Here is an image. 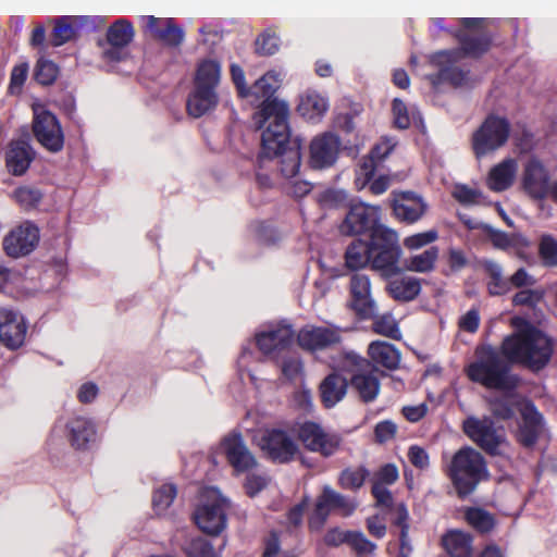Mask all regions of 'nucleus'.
Masks as SVG:
<instances>
[{
  "instance_id": "obj_1",
  "label": "nucleus",
  "mask_w": 557,
  "mask_h": 557,
  "mask_svg": "<svg viewBox=\"0 0 557 557\" xmlns=\"http://www.w3.org/2000/svg\"><path fill=\"white\" fill-rule=\"evenodd\" d=\"M288 113L286 103L272 102L262 112H256L252 119L257 128L267 124L261 135L262 154L277 157L282 175L294 178L301 164V152L299 140H290Z\"/></svg>"
},
{
  "instance_id": "obj_2",
  "label": "nucleus",
  "mask_w": 557,
  "mask_h": 557,
  "mask_svg": "<svg viewBox=\"0 0 557 557\" xmlns=\"http://www.w3.org/2000/svg\"><path fill=\"white\" fill-rule=\"evenodd\" d=\"M463 29L456 33L460 42V48L451 50H441L430 55L432 65L440 69L438 81L450 82L453 85H461L466 79V74L454 66L465 55L479 57L490 47V37L482 28L487 23L485 18H462Z\"/></svg>"
},
{
  "instance_id": "obj_3",
  "label": "nucleus",
  "mask_w": 557,
  "mask_h": 557,
  "mask_svg": "<svg viewBox=\"0 0 557 557\" xmlns=\"http://www.w3.org/2000/svg\"><path fill=\"white\" fill-rule=\"evenodd\" d=\"M503 355L511 362H519L533 371L543 369L550 360L553 341L531 324L519 329L502 345Z\"/></svg>"
},
{
  "instance_id": "obj_4",
  "label": "nucleus",
  "mask_w": 557,
  "mask_h": 557,
  "mask_svg": "<svg viewBox=\"0 0 557 557\" xmlns=\"http://www.w3.org/2000/svg\"><path fill=\"white\" fill-rule=\"evenodd\" d=\"M447 475L458 495L468 496L480 482L488 478L485 458L480 451L466 446L454 454L447 468Z\"/></svg>"
},
{
  "instance_id": "obj_5",
  "label": "nucleus",
  "mask_w": 557,
  "mask_h": 557,
  "mask_svg": "<svg viewBox=\"0 0 557 557\" xmlns=\"http://www.w3.org/2000/svg\"><path fill=\"white\" fill-rule=\"evenodd\" d=\"M467 375L473 382L487 388L512 391L518 377L509 373V363L495 349H485L482 355L467 368Z\"/></svg>"
},
{
  "instance_id": "obj_6",
  "label": "nucleus",
  "mask_w": 557,
  "mask_h": 557,
  "mask_svg": "<svg viewBox=\"0 0 557 557\" xmlns=\"http://www.w3.org/2000/svg\"><path fill=\"white\" fill-rule=\"evenodd\" d=\"M371 269L383 278H391L401 272L398 265L403 255L396 231L388 226H379L369 236Z\"/></svg>"
},
{
  "instance_id": "obj_7",
  "label": "nucleus",
  "mask_w": 557,
  "mask_h": 557,
  "mask_svg": "<svg viewBox=\"0 0 557 557\" xmlns=\"http://www.w3.org/2000/svg\"><path fill=\"white\" fill-rule=\"evenodd\" d=\"M462 431L491 456H506L510 449L504 426L496 425L491 417H468L462 422Z\"/></svg>"
},
{
  "instance_id": "obj_8",
  "label": "nucleus",
  "mask_w": 557,
  "mask_h": 557,
  "mask_svg": "<svg viewBox=\"0 0 557 557\" xmlns=\"http://www.w3.org/2000/svg\"><path fill=\"white\" fill-rule=\"evenodd\" d=\"M510 123L506 117L488 115L473 133L471 144L476 158H483L502 148L510 135Z\"/></svg>"
},
{
  "instance_id": "obj_9",
  "label": "nucleus",
  "mask_w": 557,
  "mask_h": 557,
  "mask_svg": "<svg viewBox=\"0 0 557 557\" xmlns=\"http://www.w3.org/2000/svg\"><path fill=\"white\" fill-rule=\"evenodd\" d=\"M226 500L214 487L207 488L200 504L194 512V519L200 530L208 534L216 535L226 525Z\"/></svg>"
},
{
  "instance_id": "obj_10",
  "label": "nucleus",
  "mask_w": 557,
  "mask_h": 557,
  "mask_svg": "<svg viewBox=\"0 0 557 557\" xmlns=\"http://www.w3.org/2000/svg\"><path fill=\"white\" fill-rule=\"evenodd\" d=\"M347 207L348 212L339 225L342 234L348 236L371 234L374 228L385 226L380 223L381 208L379 206L354 199L348 202Z\"/></svg>"
},
{
  "instance_id": "obj_11",
  "label": "nucleus",
  "mask_w": 557,
  "mask_h": 557,
  "mask_svg": "<svg viewBox=\"0 0 557 557\" xmlns=\"http://www.w3.org/2000/svg\"><path fill=\"white\" fill-rule=\"evenodd\" d=\"M298 436L308 450L325 458L335 455L342 446L341 435L326 431L320 424L311 421L300 425Z\"/></svg>"
},
{
  "instance_id": "obj_12",
  "label": "nucleus",
  "mask_w": 557,
  "mask_h": 557,
  "mask_svg": "<svg viewBox=\"0 0 557 557\" xmlns=\"http://www.w3.org/2000/svg\"><path fill=\"white\" fill-rule=\"evenodd\" d=\"M295 332L289 324L277 323L256 334L259 350L270 359L277 360L287 352L294 342Z\"/></svg>"
},
{
  "instance_id": "obj_13",
  "label": "nucleus",
  "mask_w": 557,
  "mask_h": 557,
  "mask_svg": "<svg viewBox=\"0 0 557 557\" xmlns=\"http://www.w3.org/2000/svg\"><path fill=\"white\" fill-rule=\"evenodd\" d=\"M260 449L273 461L284 463L290 461L298 453L295 440L283 430L271 429L256 437Z\"/></svg>"
},
{
  "instance_id": "obj_14",
  "label": "nucleus",
  "mask_w": 557,
  "mask_h": 557,
  "mask_svg": "<svg viewBox=\"0 0 557 557\" xmlns=\"http://www.w3.org/2000/svg\"><path fill=\"white\" fill-rule=\"evenodd\" d=\"M348 287L350 308L363 320L373 318L379 309L372 296V286L369 275L360 272L352 273L349 276Z\"/></svg>"
},
{
  "instance_id": "obj_15",
  "label": "nucleus",
  "mask_w": 557,
  "mask_h": 557,
  "mask_svg": "<svg viewBox=\"0 0 557 557\" xmlns=\"http://www.w3.org/2000/svg\"><path fill=\"white\" fill-rule=\"evenodd\" d=\"M33 132L40 145L51 152H59L64 146V134L59 120L49 111H35Z\"/></svg>"
},
{
  "instance_id": "obj_16",
  "label": "nucleus",
  "mask_w": 557,
  "mask_h": 557,
  "mask_svg": "<svg viewBox=\"0 0 557 557\" xmlns=\"http://www.w3.org/2000/svg\"><path fill=\"white\" fill-rule=\"evenodd\" d=\"M357 507V503L330 486H324L322 494L315 504L314 517L310 520L311 528H320L326 520L330 511L337 510L343 516H350Z\"/></svg>"
},
{
  "instance_id": "obj_17",
  "label": "nucleus",
  "mask_w": 557,
  "mask_h": 557,
  "mask_svg": "<svg viewBox=\"0 0 557 557\" xmlns=\"http://www.w3.org/2000/svg\"><path fill=\"white\" fill-rule=\"evenodd\" d=\"M134 38L132 24L124 20H116L107 30V44L102 47V59L108 62H119L126 57V47Z\"/></svg>"
},
{
  "instance_id": "obj_18",
  "label": "nucleus",
  "mask_w": 557,
  "mask_h": 557,
  "mask_svg": "<svg viewBox=\"0 0 557 557\" xmlns=\"http://www.w3.org/2000/svg\"><path fill=\"white\" fill-rule=\"evenodd\" d=\"M518 409L521 420L516 432V440L524 447H533L544 429L543 416L529 400L520 403Z\"/></svg>"
},
{
  "instance_id": "obj_19",
  "label": "nucleus",
  "mask_w": 557,
  "mask_h": 557,
  "mask_svg": "<svg viewBox=\"0 0 557 557\" xmlns=\"http://www.w3.org/2000/svg\"><path fill=\"white\" fill-rule=\"evenodd\" d=\"M39 242V230L32 223H24L12 230L3 239V249L9 257L20 258L30 253Z\"/></svg>"
},
{
  "instance_id": "obj_20",
  "label": "nucleus",
  "mask_w": 557,
  "mask_h": 557,
  "mask_svg": "<svg viewBox=\"0 0 557 557\" xmlns=\"http://www.w3.org/2000/svg\"><path fill=\"white\" fill-rule=\"evenodd\" d=\"M549 173L546 166L535 157L528 160L522 174V187L524 191L535 200L547 198Z\"/></svg>"
},
{
  "instance_id": "obj_21",
  "label": "nucleus",
  "mask_w": 557,
  "mask_h": 557,
  "mask_svg": "<svg viewBox=\"0 0 557 557\" xmlns=\"http://www.w3.org/2000/svg\"><path fill=\"white\" fill-rule=\"evenodd\" d=\"M341 139L337 135L326 132L315 136L310 144V164L314 169L332 166L338 157Z\"/></svg>"
},
{
  "instance_id": "obj_22",
  "label": "nucleus",
  "mask_w": 557,
  "mask_h": 557,
  "mask_svg": "<svg viewBox=\"0 0 557 557\" xmlns=\"http://www.w3.org/2000/svg\"><path fill=\"white\" fill-rule=\"evenodd\" d=\"M228 463L237 472H246L257 466V460L246 446L240 433H231L226 435L220 445Z\"/></svg>"
},
{
  "instance_id": "obj_23",
  "label": "nucleus",
  "mask_w": 557,
  "mask_h": 557,
  "mask_svg": "<svg viewBox=\"0 0 557 557\" xmlns=\"http://www.w3.org/2000/svg\"><path fill=\"white\" fill-rule=\"evenodd\" d=\"M27 326L23 315L12 309H0V341L10 349L23 345Z\"/></svg>"
},
{
  "instance_id": "obj_24",
  "label": "nucleus",
  "mask_w": 557,
  "mask_h": 557,
  "mask_svg": "<svg viewBox=\"0 0 557 557\" xmlns=\"http://www.w3.org/2000/svg\"><path fill=\"white\" fill-rule=\"evenodd\" d=\"M146 29L160 40L164 46L171 48L180 47L185 39V32L171 17L144 16Z\"/></svg>"
},
{
  "instance_id": "obj_25",
  "label": "nucleus",
  "mask_w": 557,
  "mask_h": 557,
  "mask_svg": "<svg viewBox=\"0 0 557 557\" xmlns=\"http://www.w3.org/2000/svg\"><path fill=\"white\" fill-rule=\"evenodd\" d=\"M297 341L307 350H319L339 343L341 334L337 327L307 326L299 331Z\"/></svg>"
},
{
  "instance_id": "obj_26",
  "label": "nucleus",
  "mask_w": 557,
  "mask_h": 557,
  "mask_svg": "<svg viewBox=\"0 0 557 557\" xmlns=\"http://www.w3.org/2000/svg\"><path fill=\"white\" fill-rule=\"evenodd\" d=\"M426 208L423 199L410 191L396 195L393 201L395 216L408 224L419 221L424 215Z\"/></svg>"
},
{
  "instance_id": "obj_27",
  "label": "nucleus",
  "mask_w": 557,
  "mask_h": 557,
  "mask_svg": "<svg viewBox=\"0 0 557 557\" xmlns=\"http://www.w3.org/2000/svg\"><path fill=\"white\" fill-rule=\"evenodd\" d=\"M69 441L76 449H87L95 442L97 430L95 422L85 416H75L66 423Z\"/></svg>"
},
{
  "instance_id": "obj_28",
  "label": "nucleus",
  "mask_w": 557,
  "mask_h": 557,
  "mask_svg": "<svg viewBox=\"0 0 557 557\" xmlns=\"http://www.w3.org/2000/svg\"><path fill=\"white\" fill-rule=\"evenodd\" d=\"M219 103V94L216 89L199 87L193 85L188 95L186 108L193 117H200L214 110Z\"/></svg>"
},
{
  "instance_id": "obj_29",
  "label": "nucleus",
  "mask_w": 557,
  "mask_h": 557,
  "mask_svg": "<svg viewBox=\"0 0 557 557\" xmlns=\"http://www.w3.org/2000/svg\"><path fill=\"white\" fill-rule=\"evenodd\" d=\"M34 159V150L27 141H12L7 151V168L15 176L23 175Z\"/></svg>"
},
{
  "instance_id": "obj_30",
  "label": "nucleus",
  "mask_w": 557,
  "mask_h": 557,
  "mask_svg": "<svg viewBox=\"0 0 557 557\" xmlns=\"http://www.w3.org/2000/svg\"><path fill=\"white\" fill-rule=\"evenodd\" d=\"M442 545L448 557H473V537L461 530H448L442 536Z\"/></svg>"
},
{
  "instance_id": "obj_31",
  "label": "nucleus",
  "mask_w": 557,
  "mask_h": 557,
  "mask_svg": "<svg viewBox=\"0 0 557 557\" xmlns=\"http://www.w3.org/2000/svg\"><path fill=\"white\" fill-rule=\"evenodd\" d=\"M386 290L388 295L400 302H409L416 299L421 292V280L414 276L403 275L387 278Z\"/></svg>"
},
{
  "instance_id": "obj_32",
  "label": "nucleus",
  "mask_w": 557,
  "mask_h": 557,
  "mask_svg": "<svg viewBox=\"0 0 557 557\" xmlns=\"http://www.w3.org/2000/svg\"><path fill=\"white\" fill-rule=\"evenodd\" d=\"M299 114L310 122L320 121L329 110V100L315 90H307L299 100Z\"/></svg>"
},
{
  "instance_id": "obj_33",
  "label": "nucleus",
  "mask_w": 557,
  "mask_h": 557,
  "mask_svg": "<svg viewBox=\"0 0 557 557\" xmlns=\"http://www.w3.org/2000/svg\"><path fill=\"white\" fill-rule=\"evenodd\" d=\"M518 163L515 159L507 158L491 169L487 185L494 191L508 189L516 177Z\"/></svg>"
},
{
  "instance_id": "obj_34",
  "label": "nucleus",
  "mask_w": 557,
  "mask_h": 557,
  "mask_svg": "<svg viewBox=\"0 0 557 557\" xmlns=\"http://www.w3.org/2000/svg\"><path fill=\"white\" fill-rule=\"evenodd\" d=\"M280 77L273 71L265 73L250 87V97L255 98V101L262 100V107L258 112H262L263 109L272 102L285 103L277 99H272L273 95L280 87Z\"/></svg>"
},
{
  "instance_id": "obj_35",
  "label": "nucleus",
  "mask_w": 557,
  "mask_h": 557,
  "mask_svg": "<svg viewBox=\"0 0 557 557\" xmlns=\"http://www.w3.org/2000/svg\"><path fill=\"white\" fill-rule=\"evenodd\" d=\"M347 380L337 374L327 375L320 385L321 399L325 407L332 408L339 403L347 393Z\"/></svg>"
},
{
  "instance_id": "obj_36",
  "label": "nucleus",
  "mask_w": 557,
  "mask_h": 557,
  "mask_svg": "<svg viewBox=\"0 0 557 557\" xmlns=\"http://www.w3.org/2000/svg\"><path fill=\"white\" fill-rule=\"evenodd\" d=\"M368 354L372 361L388 370H395L400 363V351L391 343L374 341L369 345Z\"/></svg>"
},
{
  "instance_id": "obj_37",
  "label": "nucleus",
  "mask_w": 557,
  "mask_h": 557,
  "mask_svg": "<svg viewBox=\"0 0 557 557\" xmlns=\"http://www.w3.org/2000/svg\"><path fill=\"white\" fill-rule=\"evenodd\" d=\"M222 69L216 60L203 59L198 62L193 85L216 89L221 83Z\"/></svg>"
},
{
  "instance_id": "obj_38",
  "label": "nucleus",
  "mask_w": 557,
  "mask_h": 557,
  "mask_svg": "<svg viewBox=\"0 0 557 557\" xmlns=\"http://www.w3.org/2000/svg\"><path fill=\"white\" fill-rule=\"evenodd\" d=\"M345 261L351 270L362 269L367 264L371 265L369 240H354L346 249Z\"/></svg>"
},
{
  "instance_id": "obj_39",
  "label": "nucleus",
  "mask_w": 557,
  "mask_h": 557,
  "mask_svg": "<svg viewBox=\"0 0 557 557\" xmlns=\"http://www.w3.org/2000/svg\"><path fill=\"white\" fill-rule=\"evenodd\" d=\"M351 386L364 403L373 401L380 392V382L373 374L356 373L351 377Z\"/></svg>"
},
{
  "instance_id": "obj_40",
  "label": "nucleus",
  "mask_w": 557,
  "mask_h": 557,
  "mask_svg": "<svg viewBox=\"0 0 557 557\" xmlns=\"http://www.w3.org/2000/svg\"><path fill=\"white\" fill-rule=\"evenodd\" d=\"M440 250L437 247L432 246L421 253L411 256L406 260V269L418 273L431 272L438 258Z\"/></svg>"
},
{
  "instance_id": "obj_41",
  "label": "nucleus",
  "mask_w": 557,
  "mask_h": 557,
  "mask_svg": "<svg viewBox=\"0 0 557 557\" xmlns=\"http://www.w3.org/2000/svg\"><path fill=\"white\" fill-rule=\"evenodd\" d=\"M465 519L474 530L480 533H488L495 527L494 516L479 507L468 508L465 513Z\"/></svg>"
},
{
  "instance_id": "obj_42",
  "label": "nucleus",
  "mask_w": 557,
  "mask_h": 557,
  "mask_svg": "<svg viewBox=\"0 0 557 557\" xmlns=\"http://www.w3.org/2000/svg\"><path fill=\"white\" fill-rule=\"evenodd\" d=\"M369 475L370 471L364 466L346 468L339 473L338 484L345 490L357 491L362 487Z\"/></svg>"
},
{
  "instance_id": "obj_43",
  "label": "nucleus",
  "mask_w": 557,
  "mask_h": 557,
  "mask_svg": "<svg viewBox=\"0 0 557 557\" xmlns=\"http://www.w3.org/2000/svg\"><path fill=\"white\" fill-rule=\"evenodd\" d=\"M371 319L373 320L372 330L376 334H380V335H383V336H386V337H389L393 339H399L401 337V333L398 327V323L392 313L386 312L383 314H377V312H376L375 315Z\"/></svg>"
},
{
  "instance_id": "obj_44",
  "label": "nucleus",
  "mask_w": 557,
  "mask_h": 557,
  "mask_svg": "<svg viewBox=\"0 0 557 557\" xmlns=\"http://www.w3.org/2000/svg\"><path fill=\"white\" fill-rule=\"evenodd\" d=\"M76 16H61L57 20L51 35L52 46H62L74 37V22H76Z\"/></svg>"
},
{
  "instance_id": "obj_45",
  "label": "nucleus",
  "mask_w": 557,
  "mask_h": 557,
  "mask_svg": "<svg viewBox=\"0 0 557 557\" xmlns=\"http://www.w3.org/2000/svg\"><path fill=\"white\" fill-rule=\"evenodd\" d=\"M539 256L545 267L557 268V239L553 235L541 236Z\"/></svg>"
},
{
  "instance_id": "obj_46",
  "label": "nucleus",
  "mask_w": 557,
  "mask_h": 557,
  "mask_svg": "<svg viewBox=\"0 0 557 557\" xmlns=\"http://www.w3.org/2000/svg\"><path fill=\"white\" fill-rule=\"evenodd\" d=\"M176 497V487L173 484H163L153 493L152 505L157 513H163Z\"/></svg>"
},
{
  "instance_id": "obj_47",
  "label": "nucleus",
  "mask_w": 557,
  "mask_h": 557,
  "mask_svg": "<svg viewBox=\"0 0 557 557\" xmlns=\"http://www.w3.org/2000/svg\"><path fill=\"white\" fill-rule=\"evenodd\" d=\"M256 51L261 55H272L280 49L281 40L271 29L264 30L256 39Z\"/></svg>"
},
{
  "instance_id": "obj_48",
  "label": "nucleus",
  "mask_w": 557,
  "mask_h": 557,
  "mask_svg": "<svg viewBox=\"0 0 557 557\" xmlns=\"http://www.w3.org/2000/svg\"><path fill=\"white\" fill-rule=\"evenodd\" d=\"M188 557H216L212 544L205 537L191 539L185 546Z\"/></svg>"
},
{
  "instance_id": "obj_49",
  "label": "nucleus",
  "mask_w": 557,
  "mask_h": 557,
  "mask_svg": "<svg viewBox=\"0 0 557 557\" xmlns=\"http://www.w3.org/2000/svg\"><path fill=\"white\" fill-rule=\"evenodd\" d=\"M348 544L358 557H371L376 548V545L361 532H352L348 537Z\"/></svg>"
},
{
  "instance_id": "obj_50",
  "label": "nucleus",
  "mask_w": 557,
  "mask_h": 557,
  "mask_svg": "<svg viewBox=\"0 0 557 557\" xmlns=\"http://www.w3.org/2000/svg\"><path fill=\"white\" fill-rule=\"evenodd\" d=\"M58 66L49 60H38L35 67V79L41 85L52 84L58 76Z\"/></svg>"
},
{
  "instance_id": "obj_51",
  "label": "nucleus",
  "mask_w": 557,
  "mask_h": 557,
  "mask_svg": "<svg viewBox=\"0 0 557 557\" xmlns=\"http://www.w3.org/2000/svg\"><path fill=\"white\" fill-rule=\"evenodd\" d=\"M29 65L27 62H21L13 66L10 75L9 92L20 95L27 79Z\"/></svg>"
},
{
  "instance_id": "obj_52",
  "label": "nucleus",
  "mask_w": 557,
  "mask_h": 557,
  "mask_svg": "<svg viewBox=\"0 0 557 557\" xmlns=\"http://www.w3.org/2000/svg\"><path fill=\"white\" fill-rule=\"evenodd\" d=\"M392 112L394 116V124L399 129L408 128L411 121L416 119V113L409 112L407 106L398 98L393 100Z\"/></svg>"
},
{
  "instance_id": "obj_53",
  "label": "nucleus",
  "mask_w": 557,
  "mask_h": 557,
  "mask_svg": "<svg viewBox=\"0 0 557 557\" xmlns=\"http://www.w3.org/2000/svg\"><path fill=\"white\" fill-rule=\"evenodd\" d=\"M482 232L488 237L492 242L493 246L506 250L512 246H515V238L499 230L494 228L490 224L482 225Z\"/></svg>"
},
{
  "instance_id": "obj_54",
  "label": "nucleus",
  "mask_w": 557,
  "mask_h": 557,
  "mask_svg": "<svg viewBox=\"0 0 557 557\" xmlns=\"http://www.w3.org/2000/svg\"><path fill=\"white\" fill-rule=\"evenodd\" d=\"M14 198L22 207L29 209L40 202L42 194L37 188L23 186L14 191Z\"/></svg>"
},
{
  "instance_id": "obj_55",
  "label": "nucleus",
  "mask_w": 557,
  "mask_h": 557,
  "mask_svg": "<svg viewBox=\"0 0 557 557\" xmlns=\"http://www.w3.org/2000/svg\"><path fill=\"white\" fill-rule=\"evenodd\" d=\"M438 238V233L435 230H430L422 233H417L404 239V246L409 250H418L429 244L434 243Z\"/></svg>"
},
{
  "instance_id": "obj_56",
  "label": "nucleus",
  "mask_w": 557,
  "mask_h": 557,
  "mask_svg": "<svg viewBox=\"0 0 557 557\" xmlns=\"http://www.w3.org/2000/svg\"><path fill=\"white\" fill-rule=\"evenodd\" d=\"M283 361L281 364L282 373L288 380H294L301 374L302 363L299 357L295 354L284 352L282 356Z\"/></svg>"
},
{
  "instance_id": "obj_57",
  "label": "nucleus",
  "mask_w": 557,
  "mask_h": 557,
  "mask_svg": "<svg viewBox=\"0 0 557 557\" xmlns=\"http://www.w3.org/2000/svg\"><path fill=\"white\" fill-rule=\"evenodd\" d=\"M490 410L499 420H509L515 416V409L507 398L495 397L488 400Z\"/></svg>"
},
{
  "instance_id": "obj_58",
  "label": "nucleus",
  "mask_w": 557,
  "mask_h": 557,
  "mask_svg": "<svg viewBox=\"0 0 557 557\" xmlns=\"http://www.w3.org/2000/svg\"><path fill=\"white\" fill-rule=\"evenodd\" d=\"M453 195L462 205H480L483 202L482 193L466 185L456 186Z\"/></svg>"
},
{
  "instance_id": "obj_59",
  "label": "nucleus",
  "mask_w": 557,
  "mask_h": 557,
  "mask_svg": "<svg viewBox=\"0 0 557 557\" xmlns=\"http://www.w3.org/2000/svg\"><path fill=\"white\" fill-rule=\"evenodd\" d=\"M543 295L544 293L540 289H522L513 296L512 302L516 306L534 307L541 301Z\"/></svg>"
},
{
  "instance_id": "obj_60",
  "label": "nucleus",
  "mask_w": 557,
  "mask_h": 557,
  "mask_svg": "<svg viewBox=\"0 0 557 557\" xmlns=\"http://www.w3.org/2000/svg\"><path fill=\"white\" fill-rule=\"evenodd\" d=\"M398 469L394 463H386L382 466L373 476V483L381 485H391L398 480Z\"/></svg>"
},
{
  "instance_id": "obj_61",
  "label": "nucleus",
  "mask_w": 557,
  "mask_h": 557,
  "mask_svg": "<svg viewBox=\"0 0 557 557\" xmlns=\"http://www.w3.org/2000/svg\"><path fill=\"white\" fill-rule=\"evenodd\" d=\"M407 456L411 465L417 469L425 470L430 466L428 451L419 445H411L408 449Z\"/></svg>"
},
{
  "instance_id": "obj_62",
  "label": "nucleus",
  "mask_w": 557,
  "mask_h": 557,
  "mask_svg": "<svg viewBox=\"0 0 557 557\" xmlns=\"http://www.w3.org/2000/svg\"><path fill=\"white\" fill-rule=\"evenodd\" d=\"M397 432V425L389 420L381 421L376 424L374 434L379 443H385L392 440Z\"/></svg>"
},
{
  "instance_id": "obj_63",
  "label": "nucleus",
  "mask_w": 557,
  "mask_h": 557,
  "mask_svg": "<svg viewBox=\"0 0 557 557\" xmlns=\"http://www.w3.org/2000/svg\"><path fill=\"white\" fill-rule=\"evenodd\" d=\"M231 75L232 79L238 90V95L242 98H249L250 97V88L246 86L245 83V73L243 69L237 64L231 65Z\"/></svg>"
},
{
  "instance_id": "obj_64",
  "label": "nucleus",
  "mask_w": 557,
  "mask_h": 557,
  "mask_svg": "<svg viewBox=\"0 0 557 557\" xmlns=\"http://www.w3.org/2000/svg\"><path fill=\"white\" fill-rule=\"evenodd\" d=\"M375 160H377L372 153L368 157H363L359 163V168L357 171L358 180L363 176V183H368L375 172Z\"/></svg>"
}]
</instances>
